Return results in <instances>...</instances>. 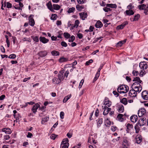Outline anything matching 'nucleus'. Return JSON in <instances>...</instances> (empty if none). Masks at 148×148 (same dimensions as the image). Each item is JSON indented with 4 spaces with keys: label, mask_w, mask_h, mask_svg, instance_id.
Masks as SVG:
<instances>
[{
    "label": "nucleus",
    "mask_w": 148,
    "mask_h": 148,
    "mask_svg": "<svg viewBox=\"0 0 148 148\" xmlns=\"http://www.w3.org/2000/svg\"><path fill=\"white\" fill-rule=\"evenodd\" d=\"M129 90V88L128 86L125 85H120L117 88V90L120 94L125 93Z\"/></svg>",
    "instance_id": "nucleus-1"
},
{
    "label": "nucleus",
    "mask_w": 148,
    "mask_h": 148,
    "mask_svg": "<svg viewBox=\"0 0 148 148\" xmlns=\"http://www.w3.org/2000/svg\"><path fill=\"white\" fill-rule=\"evenodd\" d=\"M132 89L139 93L142 90V88L141 84L137 82H134L132 86Z\"/></svg>",
    "instance_id": "nucleus-2"
},
{
    "label": "nucleus",
    "mask_w": 148,
    "mask_h": 148,
    "mask_svg": "<svg viewBox=\"0 0 148 148\" xmlns=\"http://www.w3.org/2000/svg\"><path fill=\"white\" fill-rule=\"evenodd\" d=\"M69 140L67 138L64 139L61 144L60 148H68L69 145Z\"/></svg>",
    "instance_id": "nucleus-3"
},
{
    "label": "nucleus",
    "mask_w": 148,
    "mask_h": 148,
    "mask_svg": "<svg viewBox=\"0 0 148 148\" xmlns=\"http://www.w3.org/2000/svg\"><path fill=\"white\" fill-rule=\"evenodd\" d=\"M130 145V143L127 138H124L122 143V148H127Z\"/></svg>",
    "instance_id": "nucleus-4"
},
{
    "label": "nucleus",
    "mask_w": 148,
    "mask_h": 148,
    "mask_svg": "<svg viewBox=\"0 0 148 148\" xmlns=\"http://www.w3.org/2000/svg\"><path fill=\"white\" fill-rule=\"evenodd\" d=\"M111 102L108 99V98H106L104 101L103 105L104 106H102V108H108L111 106Z\"/></svg>",
    "instance_id": "nucleus-5"
},
{
    "label": "nucleus",
    "mask_w": 148,
    "mask_h": 148,
    "mask_svg": "<svg viewBox=\"0 0 148 148\" xmlns=\"http://www.w3.org/2000/svg\"><path fill=\"white\" fill-rule=\"evenodd\" d=\"M146 114V110L144 108L140 109L138 112V115L139 117H140Z\"/></svg>",
    "instance_id": "nucleus-6"
},
{
    "label": "nucleus",
    "mask_w": 148,
    "mask_h": 148,
    "mask_svg": "<svg viewBox=\"0 0 148 148\" xmlns=\"http://www.w3.org/2000/svg\"><path fill=\"white\" fill-rule=\"evenodd\" d=\"M147 120L145 118L141 117L139 120L138 125L140 126H142L145 124Z\"/></svg>",
    "instance_id": "nucleus-7"
},
{
    "label": "nucleus",
    "mask_w": 148,
    "mask_h": 148,
    "mask_svg": "<svg viewBox=\"0 0 148 148\" xmlns=\"http://www.w3.org/2000/svg\"><path fill=\"white\" fill-rule=\"evenodd\" d=\"M127 116V115L125 114L123 115L122 114H119L117 116V119L118 121H123L124 119L125 118V117Z\"/></svg>",
    "instance_id": "nucleus-8"
},
{
    "label": "nucleus",
    "mask_w": 148,
    "mask_h": 148,
    "mask_svg": "<svg viewBox=\"0 0 148 148\" xmlns=\"http://www.w3.org/2000/svg\"><path fill=\"white\" fill-rule=\"evenodd\" d=\"M33 15L31 14L30 15L29 17V24L32 26H34L35 24V22L34 19L33 18Z\"/></svg>",
    "instance_id": "nucleus-9"
},
{
    "label": "nucleus",
    "mask_w": 148,
    "mask_h": 148,
    "mask_svg": "<svg viewBox=\"0 0 148 148\" xmlns=\"http://www.w3.org/2000/svg\"><path fill=\"white\" fill-rule=\"evenodd\" d=\"M139 67L142 69H146L147 68L146 62L145 61L140 62L139 64Z\"/></svg>",
    "instance_id": "nucleus-10"
},
{
    "label": "nucleus",
    "mask_w": 148,
    "mask_h": 148,
    "mask_svg": "<svg viewBox=\"0 0 148 148\" xmlns=\"http://www.w3.org/2000/svg\"><path fill=\"white\" fill-rule=\"evenodd\" d=\"M137 92H138L135 91L134 89H132L129 91V94L130 97H134L136 96Z\"/></svg>",
    "instance_id": "nucleus-11"
},
{
    "label": "nucleus",
    "mask_w": 148,
    "mask_h": 148,
    "mask_svg": "<svg viewBox=\"0 0 148 148\" xmlns=\"http://www.w3.org/2000/svg\"><path fill=\"white\" fill-rule=\"evenodd\" d=\"M142 97L144 100L148 99V91L145 90L142 93Z\"/></svg>",
    "instance_id": "nucleus-12"
},
{
    "label": "nucleus",
    "mask_w": 148,
    "mask_h": 148,
    "mask_svg": "<svg viewBox=\"0 0 148 148\" xmlns=\"http://www.w3.org/2000/svg\"><path fill=\"white\" fill-rule=\"evenodd\" d=\"M40 105L38 103H37L33 106L32 110L34 113H36L37 112V110L40 107Z\"/></svg>",
    "instance_id": "nucleus-13"
},
{
    "label": "nucleus",
    "mask_w": 148,
    "mask_h": 148,
    "mask_svg": "<svg viewBox=\"0 0 148 148\" xmlns=\"http://www.w3.org/2000/svg\"><path fill=\"white\" fill-rule=\"evenodd\" d=\"M128 23V22L127 21L124 22L122 24L117 26V29L119 30L123 29Z\"/></svg>",
    "instance_id": "nucleus-14"
},
{
    "label": "nucleus",
    "mask_w": 148,
    "mask_h": 148,
    "mask_svg": "<svg viewBox=\"0 0 148 148\" xmlns=\"http://www.w3.org/2000/svg\"><path fill=\"white\" fill-rule=\"evenodd\" d=\"M47 52L45 50L40 51L38 53V56L42 58L45 57L47 55Z\"/></svg>",
    "instance_id": "nucleus-15"
},
{
    "label": "nucleus",
    "mask_w": 148,
    "mask_h": 148,
    "mask_svg": "<svg viewBox=\"0 0 148 148\" xmlns=\"http://www.w3.org/2000/svg\"><path fill=\"white\" fill-rule=\"evenodd\" d=\"M79 15L80 18L82 20H84L87 17V13L82 12L79 13Z\"/></svg>",
    "instance_id": "nucleus-16"
},
{
    "label": "nucleus",
    "mask_w": 148,
    "mask_h": 148,
    "mask_svg": "<svg viewBox=\"0 0 148 148\" xmlns=\"http://www.w3.org/2000/svg\"><path fill=\"white\" fill-rule=\"evenodd\" d=\"M39 40L40 42L44 44L48 42L49 41V40L48 39L42 36H40L39 38Z\"/></svg>",
    "instance_id": "nucleus-17"
},
{
    "label": "nucleus",
    "mask_w": 148,
    "mask_h": 148,
    "mask_svg": "<svg viewBox=\"0 0 148 148\" xmlns=\"http://www.w3.org/2000/svg\"><path fill=\"white\" fill-rule=\"evenodd\" d=\"M64 72L63 71H60L58 75V77L60 81L63 80L64 76L63 75Z\"/></svg>",
    "instance_id": "nucleus-18"
},
{
    "label": "nucleus",
    "mask_w": 148,
    "mask_h": 148,
    "mask_svg": "<svg viewBox=\"0 0 148 148\" xmlns=\"http://www.w3.org/2000/svg\"><path fill=\"white\" fill-rule=\"evenodd\" d=\"M61 82L58 77H54L52 80V82L53 84H58L60 83Z\"/></svg>",
    "instance_id": "nucleus-19"
},
{
    "label": "nucleus",
    "mask_w": 148,
    "mask_h": 148,
    "mask_svg": "<svg viewBox=\"0 0 148 148\" xmlns=\"http://www.w3.org/2000/svg\"><path fill=\"white\" fill-rule=\"evenodd\" d=\"M104 110L103 112V114L104 115H106L108 114L109 111L111 110V109L110 108L108 107H105V108H102Z\"/></svg>",
    "instance_id": "nucleus-20"
},
{
    "label": "nucleus",
    "mask_w": 148,
    "mask_h": 148,
    "mask_svg": "<svg viewBox=\"0 0 148 148\" xmlns=\"http://www.w3.org/2000/svg\"><path fill=\"white\" fill-rule=\"evenodd\" d=\"M130 120L133 123L136 122L137 120L138 117L136 115H132L130 117Z\"/></svg>",
    "instance_id": "nucleus-21"
},
{
    "label": "nucleus",
    "mask_w": 148,
    "mask_h": 148,
    "mask_svg": "<svg viewBox=\"0 0 148 148\" xmlns=\"http://www.w3.org/2000/svg\"><path fill=\"white\" fill-rule=\"evenodd\" d=\"M95 27L97 28H101L103 26V24L100 21H97L95 25Z\"/></svg>",
    "instance_id": "nucleus-22"
},
{
    "label": "nucleus",
    "mask_w": 148,
    "mask_h": 148,
    "mask_svg": "<svg viewBox=\"0 0 148 148\" xmlns=\"http://www.w3.org/2000/svg\"><path fill=\"white\" fill-rule=\"evenodd\" d=\"M3 132H5L6 134H10L11 133V131L9 128H5L2 129Z\"/></svg>",
    "instance_id": "nucleus-23"
},
{
    "label": "nucleus",
    "mask_w": 148,
    "mask_h": 148,
    "mask_svg": "<svg viewBox=\"0 0 148 148\" xmlns=\"http://www.w3.org/2000/svg\"><path fill=\"white\" fill-rule=\"evenodd\" d=\"M133 81H135V82H137L139 83V84H143V82L142 80H140V78L138 77H136L134 78L133 80Z\"/></svg>",
    "instance_id": "nucleus-24"
},
{
    "label": "nucleus",
    "mask_w": 148,
    "mask_h": 148,
    "mask_svg": "<svg viewBox=\"0 0 148 148\" xmlns=\"http://www.w3.org/2000/svg\"><path fill=\"white\" fill-rule=\"evenodd\" d=\"M107 7H108L112 8H116L117 5L115 4H106Z\"/></svg>",
    "instance_id": "nucleus-25"
},
{
    "label": "nucleus",
    "mask_w": 148,
    "mask_h": 148,
    "mask_svg": "<svg viewBox=\"0 0 148 148\" xmlns=\"http://www.w3.org/2000/svg\"><path fill=\"white\" fill-rule=\"evenodd\" d=\"M103 120V119L102 118H99L98 119V120H96L97 121L98 127H99L101 126V125L102 123Z\"/></svg>",
    "instance_id": "nucleus-26"
},
{
    "label": "nucleus",
    "mask_w": 148,
    "mask_h": 148,
    "mask_svg": "<svg viewBox=\"0 0 148 148\" xmlns=\"http://www.w3.org/2000/svg\"><path fill=\"white\" fill-rule=\"evenodd\" d=\"M125 12L127 15L130 16L134 14V12L133 11L131 10H126L125 11Z\"/></svg>",
    "instance_id": "nucleus-27"
},
{
    "label": "nucleus",
    "mask_w": 148,
    "mask_h": 148,
    "mask_svg": "<svg viewBox=\"0 0 148 148\" xmlns=\"http://www.w3.org/2000/svg\"><path fill=\"white\" fill-rule=\"evenodd\" d=\"M68 60V59L64 57H61L59 60V62H63L67 61Z\"/></svg>",
    "instance_id": "nucleus-28"
},
{
    "label": "nucleus",
    "mask_w": 148,
    "mask_h": 148,
    "mask_svg": "<svg viewBox=\"0 0 148 148\" xmlns=\"http://www.w3.org/2000/svg\"><path fill=\"white\" fill-rule=\"evenodd\" d=\"M71 97V95H68L65 97L63 100V102L64 103H66L69 99H70Z\"/></svg>",
    "instance_id": "nucleus-29"
},
{
    "label": "nucleus",
    "mask_w": 148,
    "mask_h": 148,
    "mask_svg": "<svg viewBox=\"0 0 148 148\" xmlns=\"http://www.w3.org/2000/svg\"><path fill=\"white\" fill-rule=\"evenodd\" d=\"M110 122L108 119L105 120L104 121V124L106 126L108 127L110 126Z\"/></svg>",
    "instance_id": "nucleus-30"
},
{
    "label": "nucleus",
    "mask_w": 148,
    "mask_h": 148,
    "mask_svg": "<svg viewBox=\"0 0 148 148\" xmlns=\"http://www.w3.org/2000/svg\"><path fill=\"white\" fill-rule=\"evenodd\" d=\"M147 7L146 5L144 4H142L138 6V8L140 10H145Z\"/></svg>",
    "instance_id": "nucleus-31"
},
{
    "label": "nucleus",
    "mask_w": 148,
    "mask_h": 148,
    "mask_svg": "<svg viewBox=\"0 0 148 148\" xmlns=\"http://www.w3.org/2000/svg\"><path fill=\"white\" fill-rule=\"evenodd\" d=\"M76 8L78 11H80L84 8V6L82 5H76Z\"/></svg>",
    "instance_id": "nucleus-32"
},
{
    "label": "nucleus",
    "mask_w": 148,
    "mask_h": 148,
    "mask_svg": "<svg viewBox=\"0 0 148 148\" xmlns=\"http://www.w3.org/2000/svg\"><path fill=\"white\" fill-rule=\"evenodd\" d=\"M49 119V116H46L45 117L43 118L42 119L41 123L43 124L44 123L47 122Z\"/></svg>",
    "instance_id": "nucleus-33"
},
{
    "label": "nucleus",
    "mask_w": 148,
    "mask_h": 148,
    "mask_svg": "<svg viewBox=\"0 0 148 148\" xmlns=\"http://www.w3.org/2000/svg\"><path fill=\"white\" fill-rule=\"evenodd\" d=\"M126 41V39H125L123 40L119 41L117 43L116 45L117 46H121Z\"/></svg>",
    "instance_id": "nucleus-34"
},
{
    "label": "nucleus",
    "mask_w": 148,
    "mask_h": 148,
    "mask_svg": "<svg viewBox=\"0 0 148 148\" xmlns=\"http://www.w3.org/2000/svg\"><path fill=\"white\" fill-rule=\"evenodd\" d=\"M51 54L53 56H58L59 55L60 53L57 51L54 50L51 52Z\"/></svg>",
    "instance_id": "nucleus-35"
},
{
    "label": "nucleus",
    "mask_w": 148,
    "mask_h": 148,
    "mask_svg": "<svg viewBox=\"0 0 148 148\" xmlns=\"http://www.w3.org/2000/svg\"><path fill=\"white\" fill-rule=\"evenodd\" d=\"M53 9L55 10H58L60 8V6L58 4H54L53 5Z\"/></svg>",
    "instance_id": "nucleus-36"
},
{
    "label": "nucleus",
    "mask_w": 148,
    "mask_h": 148,
    "mask_svg": "<svg viewBox=\"0 0 148 148\" xmlns=\"http://www.w3.org/2000/svg\"><path fill=\"white\" fill-rule=\"evenodd\" d=\"M124 110V107L123 106H120L119 107L118 112L119 113H122Z\"/></svg>",
    "instance_id": "nucleus-37"
},
{
    "label": "nucleus",
    "mask_w": 148,
    "mask_h": 148,
    "mask_svg": "<svg viewBox=\"0 0 148 148\" xmlns=\"http://www.w3.org/2000/svg\"><path fill=\"white\" fill-rule=\"evenodd\" d=\"M136 141L137 143L139 144L141 142L142 138L140 136L136 137Z\"/></svg>",
    "instance_id": "nucleus-38"
},
{
    "label": "nucleus",
    "mask_w": 148,
    "mask_h": 148,
    "mask_svg": "<svg viewBox=\"0 0 148 148\" xmlns=\"http://www.w3.org/2000/svg\"><path fill=\"white\" fill-rule=\"evenodd\" d=\"M121 102L125 105H126L127 103V99L125 98H124L122 99L121 100Z\"/></svg>",
    "instance_id": "nucleus-39"
},
{
    "label": "nucleus",
    "mask_w": 148,
    "mask_h": 148,
    "mask_svg": "<svg viewBox=\"0 0 148 148\" xmlns=\"http://www.w3.org/2000/svg\"><path fill=\"white\" fill-rule=\"evenodd\" d=\"M57 15L55 14H53L51 15V19L52 20H55L56 19Z\"/></svg>",
    "instance_id": "nucleus-40"
},
{
    "label": "nucleus",
    "mask_w": 148,
    "mask_h": 148,
    "mask_svg": "<svg viewBox=\"0 0 148 148\" xmlns=\"http://www.w3.org/2000/svg\"><path fill=\"white\" fill-rule=\"evenodd\" d=\"M46 5L49 10L53 8L52 4L50 1L47 3Z\"/></svg>",
    "instance_id": "nucleus-41"
},
{
    "label": "nucleus",
    "mask_w": 148,
    "mask_h": 148,
    "mask_svg": "<svg viewBox=\"0 0 148 148\" xmlns=\"http://www.w3.org/2000/svg\"><path fill=\"white\" fill-rule=\"evenodd\" d=\"M32 38L34 41H35L36 42H38L39 41V38L37 36H32Z\"/></svg>",
    "instance_id": "nucleus-42"
},
{
    "label": "nucleus",
    "mask_w": 148,
    "mask_h": 148,
    "mask_svg": "<svg viewBox=\"0 0 148 148\" xmlns=\"http://www.w3.org/2000/svg\"><path fill=\"white\" fill-rule=\"evenodd\" d=\"M103 10L106 12L111 11L112 10L109 8L105 7L103 8Z\"/></svg>",
    "instance_id": "nucleus-43"
},
{
    "label": "nucleus",
    "mask_w": 148,
    "mask_h": 148,
    "mask_svg": "<svg viewBox=\"0 0 148 148\" xmlns=\"http://www.w3.org/2000/svg\"><path fill=\"white\" fill-rule=\"evenodd\" d=\"M79 21L78 20H76L75 22V24L74 25L75 26L74 27H76V28H77L79 24Z\"/></svg>",
    "instance_id": "nucleus-44"
},
{
    "label": "nucleus",
    "mask_w": 148,
    "mask_h": 148,
    "mask_svg": "<svg viewBox=\"0 0 148 148\" xmlns=\"http://www.w3.org/2000/svg\"><path fill=\"white\" fill-rule=\"evenodd\" d=\"M134 128L136 130V133H138L140 130L139 127L138 125H136L134 127Z\"/></svg>",
    "instance_id": "nucleus-45"
},
{
    "label": "nucleus",
    "mask_w": 148,
    "mask_h": 148,
    "mask_svg": "<svg viewBox=\"0 0 148 148\" xmlns=\"http://www.w3.org/2000/svg\"><path fill=\"white\" fill-rule=\"evenodd\" d=\"M134 8V6L133 5L132 3H130L127 7V8L129 10L133 9Z\"/></svg>",
    "instance_id": "nucleus-46"
},
{
    "label": "nucleus",
    "mask_w": 148,
    "mask_h": 148,
    "mask_svg": "<svg viewBox=\"0 0 148 148\" xmlns=\"http://www.w3.org/2000/svg\"><path fill=\"white\" fill-rule=\"evenodd\" d=\"M57 33L58 34L57 37L58 38H62L61 36L62 34V32L61 31H59L57 32Z\"/></svg>",
    "instance_id": "nucleus-47"
},
{
    "label": "nucleus",
    "mask_w": 148,
    "mask_h": 148,
    "mask_svg": "<svg viewBox=\"0 0 148 148\" xmlns=\"http://www.w3.org/2000/svg\"><path fill=\"white\" fill-rule=\"evenodd\" d=\"M75 39V37L73 36H72L69 38V42H72Z\"/></svg>",
    "instance_id": "nucleus-48"
},
{
    "label": "nucleus",
    "mask_w": 148,
    "mask_h": 148,
    "mask_svg": "<svg viewBox=\"0 0 148 148\" xmlns=\"http://www.w3.org/2000/svg\"><path fill=\"white\" fill-rule=\"evenodd\" d=\"M140 15L139 14H137L134 16V18L133 19V21H137L140 18Z\"/></svg>",
    "instance_id": "nucleus-49"
},
{
    "label": "nucleus",
    "mask_w": 148,
    "mask_h": 148,
    "mask_svg": "<svg viewBox=\"0 0 148 148\" xmlns=\"http://www.w3.org/2000/svg\"><path fill=\"white\" fill-rule=\"evenodd\" d=\"M64 37L66 38H69L70 36V35L68 33L65 32L64 33Z\"/></svg>",
    "instance_id": "nucleus-50"
},
{
    "label": "nucleus",
    "mask_w": 148,
    "mask_h": 148,
    "mask_svg": "<svg viewBox=\"0 0 148 148\" xmlns=\"http://www.w3.org/2000/svg\"><path fill=\"white\" fill-rule=\"evenodd\" d=\"M99 75L100 73H97L93 80L94 82H95L97 79L99 77Z\"/></svg>",
    "instance_id": "nucleus-51"
},
{
    "label": "nucleus",
    "mask_w": 148,
    "mask_h": 148,
    "mask_svg": "<svg viewBox=\"0 0 148 148\" xmlns=\"http://www.w3.org/2000/svg\"><path fill=\"white\" fill-rule=\"evenodd\" d=\"M144 70V69H143V70H142L140 72V76H141V77L143 76V75H144L146 73L145 71Z\"/></svg>",
    "instance_id": "nucleus-52"
},
{
    "label": "nucleus",
    "mask_w": 148,
    "mask_h": 148,
    "mask_svg": "<svg viewBox=\"0 0 148 148\" xmlns=\"http://www.w3.org/2000/svg\"><path fill=\"white\" fill-rule=\"evenodd\" d=\"M75 10V8L73 7H72L69 9L68 10V12L69 13H71L73 12Z\"/></svg>",
    "instance_id": "nucleus-53"
},
{
    "label": "nucleus",
    "mask_w": 148,
    "mask_h": 148,
    "mask_svg": "<svg viewBox=\"0 0 148 148\" xmlns=\"http://www.w3.org/2000/svg\"><path fill=\"white\" fill-rule=\"evenodd\" d=\"M16 55L14 54H12L10 55L8 57V58L10 59H14L16 58Z\"/></svg>",
    "instance_id": "nucleus-54"
},
{
    "label": "nucleus",
    "mask_w": 148,
    "mask_h": 148,
    "mask_svg": "<svg viewBox=\"0 0 148 148\" xmlns=\"http://www.w3.org/2000/svg\"><path fill=\"white\" fill-rule=\"evenodd\" d=\"M127 129L129 130H130L133 127V125H132L128 123L127 124Z\"/></svg>",
    "instance_id": "nucleus-55"
},
{
    "label": "nucleus",
    "mask_w": 148,
    "mask_h": 148,
    "mask_svg": "<svg viewBox=\"0 0 148 148\" xmlns=\"http://www.w3.org/2000/svg\"><path fill=\"white\" fill-rule=\"evenodd\" d=\"M61 45L64 47H66L67 46V43L64 41H62L61 43Z\"/></svg>",
    "instance_id": "nucleus-56"
},
{
    "label": "nucleus",
    "mask_w": 148,
    "mask_h": 148,
    "mask_svg": "<svg viewBox=\"0 0 148 148\" xmlns=\"http://www.w3.org/2000/svg\"><path fill=\"white\" fill-rule=\"evenodd\" d=\"M84 80L83 79H82L80 82V83L79 84V88L80 89L82 87V85H83L84 83Z\"/></svg>",
    "instance_id": "nucleus-57"
},
{
    "label": "nucleus",
    "mask_w": 148,
    "mask_h": 148,
    "mask_svg": "<svg viewBox=\"0 0 148 148\" xmlns=\"http://www.w3.org/2000/svg\"><path fill=\"white\" fill-rule=\"evenodd\" d=\"M57 136L55 134H52L51 135L50 137L51 139L54 140Z\"/></svg>",
    "instance_id": "nucleus-58"
},
{
    "label": "nucleus",
    "mask_w": 148,
    "mask_h": 148,
    "mask_svg": "<svg viewBox=\"0 0 148 148\" xmlns=\"http://www.w3.org/2000/svg\"><path fill=\"white\" fill-rule=\"evenodd\" d=\"M93 61L92 60L90 59L88 61L86 62V64L87 65H89V64L90 63H92L93 62Z\"/></svg>",
    "instance_id": "nucleus-59"
},
{
    "label": "nucleus",
    "mask_w": 148,
    "mask_h": 148,
    "mask_svg": "<svg viewBox=\"0 0 148 148\" xmlns=\"http://www.w3.org/2000/svg\"><path fill=\"white\" fill-rule=\"evenodd\" d=\"M102 38V37H100L99 38H96L95 40L93 41V43H95L96 42H97L100 39H101Z\"/></svg>",
    "instance_id": "nucleus-60"
},
{
    "label": "nucleus",
    "mask_w": 148,
    "mask_h": 148,
    "mask_svg": "<svg viewBox=\"0 0 148 148\" xmlns=\"http://www.w3.org/2000/svg\"><path fill=\"white\" fill-rule=\"evenodd\" d=\"M103 66V64H102L100 66L99 68V69L97 71V73H99L100 72V71L101 69L102 68Z\"/></svg>",
    "instance_id": "nucleus-61"
},
{
    "label": "nucleus",
    "mask_w": 148,
    "mask_h": 148,
    "mask_svg": "<svg viewBox=\"0 0 148 148\" xmlns=\"http://www.w3.org/2000/svg\"><path fill=\"white\" fill-rule=\"evenodd\" d=\"M132 73L134 76H137L138 74L139 73L137 71H133L132 72Z\"/></svg>",
    "instance_id": "nucleus-62"
},
{
    "label": "nucleus",
    "mask_w": 148,
    "mask_h": 148,
    "mask_svg": "<svg viewBox=\"0 0 148 148\" xmlns=\"http://www.w3.org/2000/svg\"><path fill=\"white\" fill-rule=\"evenodd\" d=\"M77 2L79 4H83L84 2V0H77Z\"/></svg>",
    "instance_id": "nucleus-63"
},
{
    "label": "nucleus",
    "mask_w": 148,
    "mask_h": 148,
    "mask_svg": "<svg viewBox=\"0 0 148 148\" xmlns=\"http://www.w3.org/2000/svg\"><path fill=\"white\" fill-rule=\"evenodd\" d=\"M144 10V13L146 15L147 14V12L148 11V6H147V7L145 9V10Z\"/></svg>",
    "instance_id": "nucleus-64"
}]
</instances>
